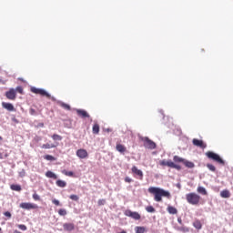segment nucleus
Masks as SVG:
<instances>
[{
    "label": "nucleus",
    "mask_w": 233,
    "mask_h": 233,
    "mask_svg": "<svg viewBox=\"0 0 233 233\" xmlns=\"http://www.w3.org/2000/svg\"><path fill=\"white\" fill-rule=\"evenodd\" d=\"M0 141H3V137L0 136Z\"/></svg>",
    "instance_id": "09e8293b"
},
{
    "label": "nucleus",
    "mask_w": 233,
    "mask_h": 233,
    "mask_svg": "<svg viewBox=\"0 0 233 233\" xmlns=\"http://www.w3.org/2000/svg\"><path fill=\"white\" fill-rule=\"evenodd\" d=\"M168 214H177V208H176L175 207H172V206H168L167 208Z\"/></svg>",
    "instance_id": "b1692460"
},
{
    "label": "nucleus",
    "mask_w": 233,
    "mask_h": 233,
    "mask_svg": "<svg viewBox=\"0 0 233 233\" xmlns=\"http://www.w3.org/2000/svg\"><path fill=\"white\" fill-rule=\"evenodd\" d=\"M42 148L50 149V148H56V145L54 144H44L42 145Z\"/></svg>",
    "instance_id": "c85d7f7f"
},
{
    "label": "nucleus",
    "mask_w": 233,
    "mask_h": 233,
    "mask_svg": "<svg viewBox=\"0 0 233 233\" xmlns=\"http://www.w3.org/2000/svg\"><path fill=\"white\" fill-rule=\"evenodd\" d=\"M148 192L149 194H153L154 199L157 203H161V201H163V198H167V199H170L171 198L170 192L160 187H150L148 188Z\"/></svg>",
    "instance_id": "f257e3e1"
},
{
    "label": "nucleus",
    "mask_w": 233,
    "mask_h": 233,
    "mask_svg": "<svg viewBox=\"0 0 233 233\" xmlns=\"http://www.w3.org/2000/svg\"><path fill=\"white\" fill-rule=\"evenodd\" d=\"M193 227H195L197 230H201V228H203V224H201V220L196 219L193 222Z\"/></svg>",
    "instance_id": "dca6fc26"
},
{
    "label": "nucleus",
    "mask_w": 233,
    "mask_h": 233,
    "mask_svg": "<svg viewBox=\"0 0 233 233\" xmlns=\"http://www.w3.org/2000/svg\"><path fill=\"white\" fill-rule=\"evenodd\" d=\"M33 199L35 201H41V197L37 193L33 194Z\"/></svg>",
    "instance_id": "e433bc0d"
},
{
    "label": "nucleus",
    "mask_w": 233,
    "mask_h": 233,
    "mask_svg": "<svg viewBox=\"0 0 233 233\" xmlns=\"http://www.w3.org/2000/svg\"><path fill=\"white\" fill-rule=\"evenodd\" d=\"M52 203H53V205H56V207H59L61 205V202H59V200H57L56 198H54L52 200Z\"/></svg>",
    "instance_id": "ea45409f"
},
{
    "label": "nucleus",
    "mask_w": 233,
    "mask_h": 233,
    "mask_svg": "<svg viewBox=\"0 0 233 233\" xmlns=\"http://www.w3.org/2000/svg\"><path fill=\"white\" fill-rule=\"evenodd\" d=\"M2 228H0V232H1Z\"/></svg>",
    "instance_id": "8fccbe9b"
},
{
    "label": "nucleus",
    "mask_w": 233,
    "mask_h": 233,
    "mask_svg": "<svg viewBox=\"0 0 233 233\" xmlns=\"http://www.w3.org/2000/svg\"><path fill=\"white\" fill-rule=\"evenodd\" d=\"M161 167H169V168H176V170H181V166L174 163L172 160H161L159 162Z\"/></svg>",
    "instance_id": "39448f33"
},
{
    "label": "nucleus",
    "mask_w": 233,
    "mask_h": 233,
    "mask_svg": "<svg viewBox=\"0 0 233 233\" xmlns=\"http://www.w3.org/2000/svg\"><path fill=\"white\" fill-rule=\"evenodd\" d=\"M197 192L198 193V194H201L202 196H208V192H207V189L205 188V187H198V188H197Z\"/></svg>",
    "instance_id": "aec40b11"
},
{
    "label": "nucleus",
    "mask_w": 233,
    "mask_h": 233,
    "mask_svg": "<svg viewBox=\"0 0 233 233\" xmlns=\"http://www.w3.org/2000/svg\"><path fill=\"white\" fill-rule=\"evenodd\" d=\"M44 159H46V161H56V157L54 156H51V155H46L44 157Z\"/></svg>",
    "instance_id": "473e14b6"
},
{
    "label": "nucleus",
    "mask_w": 233,
    "mask_h": 233,
    "mask_svg": "<svg viewBox=\"0 0 233 233\" xmlns=\"http://www.w3.org/2000/svg\"><path fill=\"white\" fill-rule=\"evenodd\" d=\"M206 156L208 159H212V161H215V163H218V165H225V160H223L219 155L212 151L206 152Z\"/></svg>",
    "instance_id": "7ed1b4c3"
},
{
    "label": "nucleus",
    "mask_w": 233,
    "mask_h": 233,
    "mask_svg": "<svg viewBox=\"0 0 233 233\" xmlns=\"http://www.w3.org/2000/svg\"><path fill=\"white\" fill-rule=\"evenodd\" d=\"M76 112L77 114V116H79V117H90V115L88 114V112H86L84 109H76Z\"/></svg>",
    "instance_id": "f8f14e48"
},
{
    "label": "nucleus",
    "mask_w": 233,
    "mask_h": 233,
    "mask_svg": "<svg viewBox=\"0 0 233 233\" xmlns=\"http://www.w3.org/2000/svg\"><path fill=\"white\" fill-rule=\"evenodd\" d=\"M8 157V153H5V155H3V153H0V159H5Z\"/></svg>",
    "instance_id": "a18cd8bd"
},
{
    "label": "nucleus",
    "mask_w": 233,
    "mask_h": 233,
    "mask_svg": "<svg viewBox=\"0 0 233 233\" xmlns=\"http://www.w3.org/2000/svg\"><path fill=\"white\" fill-rule=\"evenodd\" d=\"M183 165H185V167H187V168H194V167H195L193 162H190L187 159L184 160Z\"/></svg>",
    "instance_id": "393cba45"
},
{
    "label": "nucleus",
    "mask_w": 233,
    "mask_h": 233,
    "mask_svg": "<svg viewBox=\"0 0 233 233\" xmlns=\"http://www.w3.org/2000/svg\"><path fill=\"white\" fill-rule=\"evenodd\" d=\"M177 229L179 230L180 232H189L188 228H187L185 226L178 227Z\"/></svg>",
    "instance_id": "72a5a7b5"
},
{
    "label": "nucleus",
    "mask_w": 233,
    "mask_h": 233,
    "mask_svg": "<svg viewBox=\"0 0 233 233\" xmlns=\"http://www.w3.org/2000/svg\"><path fill=\"white\" fill-rule=\"evenodd\" d=\"M29 114H30L31 116H37V112H36L35 109H34V108H30V109H29Z\"/></svg>",
    "instance_id": "a19ab883"
},
{
    "label": "nucleus",
    "mask_w": 233,
    "mask_h": 233,
    "mask_svg": "<svg viewBox=\"0 0 233 233\" xmlns=\"http://www.w3.org/2000/svg\"><path fill=\"white\" fill-rule=\"evenodd\" d=\"M207 168H208V170L211 172H216V167L212 164H207Z\"/></svg>",
    "instance_id": "f704fd0d"
},
{
    "label": "nucleus",
    "mask_w": 233,
    "mask_h": 233,
    "mask_svg": "<svg viewBox=\"0 0 233 233\" xmlns=\"http://www.w3.org/2000/svg\"><path fill=\"white\" fill-rule=\"evenodd\" d=\"M220 196L224 198H230V191H228V189H224L220 192Z\"/></svg>",
    "instance_id": "412c9836"
},
{
    "label": "nucleus",
    "mask_w": 233,
    "mask_h": 233,
    "mask_svg": "<svg viewBox=\"0 0 233 233\" xmlns=\"http://www.w3.org/2000/svg\"><path fill=\"white\" fill-rule=\"evenodd\" d=\"M192 143L195 147H198V148H205L207 147V145L205 144V142H203V140H199L198 138H194L192 140Z\"/></svg>",
    "instance_id": "9b49d317"
},
{
    "label": "nucleus",
    "mask_w": 233,
    "mask_h": 233,
    "mask_svg": "<svg viewBox=\"0 0 233 233\" xmlns=\"http://www.w3.org/2000/svg\"><path fill=\"white\" fill-rule=\"evenodd\" d=\"M173 161L174 163H184L185 162V158L179 157V156H174L173 157Z\"/></svg>",
    "instance_id": "4be33fe9"
},
{
    "label": "nucleus",
    "mask_w": 233,
    "mask_h": 233,
    "mask_svg": "<svg viewBox=\"0 0 233 233\" xmlns=\"http://www.w3.org/2000/svg\"><path fill=\"white\" fill-rule=\"evenodd\" d=\"M31 92L33 94H37L39 96H43L45 97H47V99H52L53 101H56V98L52 97L48 92H46L45 89L37 88V87H31L30 88Z\"/></svg>",
    "instance_id": "20e7f679"
},
{
    "label": "nucleus",
    "mask_w": 233,
    "mask_h": 233,
    "mask_svg": "<svg viewBox=\"0 0 233 233\" xmlns=\"http://www.w3.org/2000/svg\"><path fill=\"white\" fill-rule=\"evenodd\" d=\"M11 190H15V192H21V187L19 185L13 184L11 185Z\"/></svg>",
    "instance_id": "cd10ccee"
},
{
    "label": "nucleus",
    "mask_w": 233,
    "mask_h": 233,
    "mask_svg": "<svg viewBox=\"0 0 233 233\" xmlns=\"http://www.w3.org/2000/svg\"><path fill=\"white\" fill-rule=\"evenodd\" d=\"M2 106L3 108H5V110H8V112H14V110H15L14 105H12L11 103L3 102Z\"/></svg>",
    "instance_id": "ddd939ff"
},
{
    "label": "nucleus",
    "mask_w": 233,
    "mask_h": 233,
    "mask_svg": "<svg viewBox=\"0 0 233 233\" xmlns=\"http://www.w3.org/2000/svg\"><path fill=\"white\" fill-rule=\"evenodd\" d=\"M62 174H64V176H68L69 177H74V172L66 171V169L62 170Z\"/></svg>",
    "instance_id": "c756f323"
},
{
    "label": "nucleus",
    "mask_w": 233,
    "mask_h": 233,
    "mask_svg": "<svg viewBox=\"0 0 233 233\" xmlns=\"http://www.w3.org/2000/svg\"><path fill=\"white\" fill-rule=\"evenodd\" d=\"M143 141H144V147L146 148H149L150 150H154V148H156V142L150 140V138L145 137Z\"/></svg>",
    "instance_id": "1a4fd4ad"
},
{
    "label": "nucleus",
    "mask_w": 233,
    "mask_h": 233,
    "mask_svg": "<svg viewBox=\"0 0 233 233\" xmlns=\"http://www.w3.org/2000/svg\"><path fill=\"white\" fill-rule=\"evenodd\" d=\"M15 94H17V92H18V94H24V89H23V86H18L15 89Z\"/></svg>",
    "instance_id": "c9c22d12"
},
{
    "label": "nucleus",
    "mask_w": 233,
    "mask_h": 233,
    "mask_svg": "<svg viewBox=\"0 0 233 233\" xmlns=\"http://www.w3.org/2000/svg\"><path fill=\"white\" fill-rule=\"evenodd\" d=\"M125 181L126 183H132V178H130L129 177H126Z\"/></svg>",
    "instance_id": "49530a36"
},
{
    "label": "nucleus",
    "mask_w": 233,
    "mask_h": 233,
    "mask_svg": "<svg viewBox=\"0 0 233 233\" xmlns=\"http://www.w3.org/2000/svg\"><path fill=\"white\" fill-rule=\"evenodd\" d=\"M76 156L77 157H79V159H86V157H88V151H86V149H78L76 151Z\"/></svg>",
    "instance_id": "9d476101"
},
{
    "label": "nucleus",
    "mask_w": 233,
    "mask_h": 233,
    "mask_svg": "<svg viewBox=\"0 0 233 233\" xmlns=\"http://www.w3.org/2000/svg\"><path fill=\"white\" fill-rule=\"evenodd\" d=\"M52 139L54 141H62L63 140V137H61V135L54 134L52 136Z\"/></svg>",
    "instance_id": "bb28decb"
},
{
    "label": "nucleus",
    "mask_w": 233,
    "mask_h": 233,
    "mask_svg": "<svg viewBox=\"0 0 233 233\" xmlns=\"http://www.w3.org/2000/svg\"><path fill=\"white\" fill-rule=\"evenodd\" d=\"M58 214H59V216H66V214H67L66 209H65V208H60V209L58 210Z\"/></svg>",
    "instance_id": "4c0bfd02"
},
{
    "label": "nucleus",
    "mask_w": 233,
    "mask_h": 233,
    "mask_svg": "<svg viewBox=\"0 0 233 233\" xmlns=\"http://www.w3.org/2000/svg\"><path fill=\"white\" fill-rule=\"evenodd\" d=\"M57 105H59V106H61L65 110H71L70 105H68V104H66L65 102L58 101Z\"/></svg>",
    "instance_id": "6ab92c4d"
},
{
    "label": "nucleus",
    "mask_w": 233,
    "mask_h": 233,
    "mask_svg": "<svg viewBox=\"0 0 233 233\" xmlns=\"http://www.w3.org/2000/svg\"><path fill=\"white\" fill-rule=\"evenodd\" d=\"M72 201H79V197L77 195H70L69 197Z\"/></svg>",
    "instance_id": "58836bf2"
},
{
    "label": "nucleus",
    "mask_w": 233,
    "mask_h": 233,
    "mask_svg": "<svg viewBox=\"0 0 233 233\" xmlns=\"http://www.w3.org/2000/svg\"><path fill=\"white\" fill-rule=\"evenodd\" d=\"M5 97H6V99H9L10 101H15V99L17 97V93H15V89L10 88L8 91H6Z\"/></svg>",
    "instance_id": "6e6552de"
},
{
    "label": "nucleus",
    "mask_w": 233,
    "mask_h": 233,
    "mask_svg": "<svg viewBox=\"0 0 233 233\" xmlns=\"http://www.w3.org/2000/svg\"><path fill=\"white\" fill-rule=\"evenodd\" d=\"M177 222L179 223V225H183V220L181 218H177Z\"/></svg>",
    "instance_id": "de8ad7c7"
},
{
    "label": "nucleus",
    "mask_w": 233,
    "mask_h": 233,
    "mask_svg": "<svg viewBox=\"0 0 233 233\" xmlns=\"http://www.w3.org/2000/svg\"><path fill=\"white\" fill-rule=\"evenodd\" d=\"M133 174H136L137 176L140 177V179H143V171H141V169H138L137 167L134 166L131 168Z\"/></svg>",
    "instance_id": "2eb2a0df"
},
{
    "label": "nucleus",
    "mask_w": 233,
    "mask_h": 233,
    "mask_svg": "<svg viewBox=\"0 0 233 233\" xmlns=\"http://www.w3.org/2000/svg\"><path fill=\"white\" fill-rule=\"evenodd\" d=\"M125 216L127 218H132V219H136L137 221L141 219V215L136 211H132L130 209H127L125 211Z\"/></svg>",
    "instance_id": "0eeeda50"
},
{
    "label": "nucleus",
    "mask_w": 233,
    "mask_h": 233,
    "mask_svg": "<svg viewBox=\"0 0 233 233\" xmlns=\"http://www.w3.org/2000/svg\"><path fill=\"white\" fill-rule=\"evenodd\" d=\"M146 210H147V212H149V214H154V212H156V208L152 206H147L146 208Z\"/></svg>",
    "instance_id": "2f4dec72"
},
{
    "label": "nucleus",
    "mask_w": 233,
    "mask_h": 233,
    "mask_svg": "<svg viewBox=\"0 0 233 233\" xmlns=\"http://www.w3.org/2000/svg\"><path fill=\"white\" fill-rule=\"evenodd\" d=\"M56 187H59V188H65L66 187V181L58 179L56 182Z\"/></svg>",
    "instance_id": "a211bd4d"
},
{
    "label": "nucleus",
    "mask_w": 233,
    "mask_h": 233,
    "mask_svg": "<svg viewBox=\"0 0 233 233\" xmlns=\"http://www.w3.org/2000/svg\"><path fill=\"white\" fill-rule=\"evenodd\" d=\"M4 216H5V218H7L8 219H10L12 218V213H10L9 211H5L4 213Z\"/></svg>",
    "instance_id": "79ce46f5"
},
{
    "label": "nucleus",
    "mask_w": 233,
    "mask_h": 233,
    "mask_svg": "<svg viewBox=\"0 0 233 233\" xmlns=\"http://www.w3.org/2000/svg\"><path fill=\"white\" fill-rule=\"evenodd\" d=\"M105 203H106V199H99V200H98V205H99V207L105 205Z\"/></svg>",
    "instance_id": "c03bdc74"
},
{
    "label": "nucleus",
    "mask_w": 233,
    "mask_h": 233,
    "mask_svg": "<svg viewBox=\"0 0 233 233\" xmlns=\"http://www.w3.org/2000/svg\"><path fill=\"white\" fill-rule=\"evenodd\" d=\"M116 149L120 154H125V152H127V147H125V145L122 144H116Z\"/></svg>",
    "instance_id": "4468645a"
},
{
    "label": "nucleus",
    "mask_w": 233,
    "mask_h": 233,
    "mask_svg": "<svg viewBox=\"0 0 233 233\" xmlns=\"http://www.w3.org/2000/svg\"><path fill=\"white\" fill-rule=\"evenodd\" d=\"M186 199L189 205H199V201H201V197L197 193H188L186 195Z\"/></svg>",
    "instance_id": "f03ea898"
},
{
    "label": "nucleus",
    "mask_w": 233,
    "mask_h": 233,
    "mask_svg": "<svg viewBox=\"0 0 233 233\" xmlns=\"http://www.w3.org/2000/svg\"><path fill=\"white\" fill-rule=\"evenodd\" d=\"M135 231L136 233H145L147 232V229L145 228V227H136L135 228Z\"/></svg>",
    "instance_id": "a878e982"
},
{
    "label": "nucleus",
    "mask_w": 233,
    "mask_h": 233,
    "mask_svg": "<svg viewBox=\"0 0 233 233\" xmlns=\"http://www.w3.org/2000/svg\"><path fill=\"white\" fill-rule=\"evenodd\" d=\"M46 177H49L50 179H57V175H56L54 172L52 171H47L46 173Z\"/></svg>",
    "instance_id": "5701e85b"
},
{
    "label": "nucleus",
    "mask_w": 233,
    "mask_h": 233,
    "mask_svg": "<svg viewBox=\"0 0 233 233\" xmlns=\"http://www.w3.org/2000/svg\"><path fill=\"white\" fill-rule=\"evenodd\" d=\"M17 227L18 228H20V230H24V231L26 230L27 228L26 226L24 224H19Z\"/></svg>",
    "instance_id": "37998d69"
},
{
    "label": "nucleus",
    "mask_w": 233,
    "mask_h": 233,
    "mask_svg": "<svg viewBox=\"0 0 233 233\" xmlns=\"http://www.w3.org/2000/svg\"><path fill=\"white\" fill-rule=\"evenodd\" d=\"M74 228H76V227L74 226L73 223H66V224H64V229L65 230L72 232V230H74Z\"/></svg>",
    "instance_id": "f3484780"
},
{
    "label": "nucleus",
    "mask_w": 233,
    "mask_h": 233,
    "mask_svg": "<svg viewBox=\"0 0 233 233\" xmlns=\"http://www.w3.org/2000/svg\"><path fill=\"white\" fill-rule=\"evenodd\" d=\"M93 134H99V124H94Z\"/></svg>",
    "instance_id": "7c9ffc66"
},
{
    "label": "nucleus",
    "mask_w": 233,
    "mask_h": 233,
    "mask_svg": "<svg viewBox=\"0 0 233 233\" xmlns=\"http://www.w3.org/2000/svg\"><path fill=\"white\" fill-rule=\"evenodd\" d=\"M20 208H23L24 210H35L38 207L34 203L23 202L20 204Z\"/></svg>",
    "instance_id": "423d86ee"
}]
</instances>
